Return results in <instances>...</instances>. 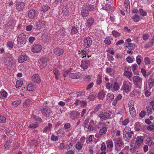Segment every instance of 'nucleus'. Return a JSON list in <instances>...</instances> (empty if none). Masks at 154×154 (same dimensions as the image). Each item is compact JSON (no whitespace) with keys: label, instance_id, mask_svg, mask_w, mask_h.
<instances>
[{"label":"nucleus","instance_id":"obj_1","mask_svg":"<svg viewBox=\"0 0 154 154\" xmlns=\"http://www.w3.org/2000/svg\"><path fill=\"white\" fill-rule=\"evenodd\" d=\"M89 122V119H86L84 121L82 125L84 127L85 130L87 132H91L95 130L96 122L93 119L90 120Z\"/></svg>","mask_w":154,"mask_h":154},{"label":"nucleus","instance_id":"obj_2","mask_svg":"<svg viewBox=\"0 0 154 154\" xmlns=\"http://www.w3.org/2000/svg\"><path fill=\"white\" fill-rule=\"evenodd\" d=\"M134 131H131V128L129 127H126L123 131V137L125 141L129 142V138L132 137V135L134 134Z\"/></svg>","mask_w":154,"mask_h":154},{"label":"nucleus","instance_id":"obj_3","mask_svg":"<svg viewBox=\"0 0 154 154\" xmlns=\"http://www.w3.org/2000/svg\"><path fill=\"white\" fill-rule=\"evenodd\" d=\"M115 149L117 151H120L124 146V144L122 139L119 137L113 139Z\"/></svg>","mask_w":154,"mask_h":154},{"label":"nucleus","instance_id":"obj_4","mask_svg":"<svg viewBox=\"0 0 154 154\" xmlns=\"http://www.w3.org/2000/svg\"><path fill=\"white\" fill-rule=\"evenodd\" d=\"M132 79L135 87L140 89L141 88L142 78L138 76H135L133 77Z\"/></svg>","mask_w":154,"mask_h":154},{"label":"nucleus","instance_id":"obj_5","mask_svg":"<svg viewBox=\"0 0 154 154\" xmlns=\"http://www.w3.org/2000/svg\"><path fill=\"white\" fill-rule=\"evenodd\" d=\"M14 63H15L12 57H7L5 58V64L8 69H10L11 67L13 66Z\"/></svg>","mask_w":154,"mask_h":154},{"label":"nucleus","instance_id":"obj_6","mask_svg":"<svg viewBox=\"0 0 154 154\" xmlns=\"http://www.w3.org/2000/svg\"><path fill=\"white\" fill-rule=\"evenodd\" d=\"M26 41V35L24 34H20L17 38V43L20 46H22L24 44Z\"/></svg>","mask_w":154,"mask_h":154},{"label":"nucleus","instance_id":"obj_7","mask_svg":"<svg viewBox=\"0 0 154 154\" xmlns=\"http://www.w3.org/2000/svg\"><path fill=\"white\" fill-rule=\"evenodd\" d=\"M49 61L48 58L44 57L40 59L38 63V65L39 67L42 69L45 67L47 65V62Z\"/></svg>","mask_w":154,"mask_h":154},{"label":"nucleus","instance_id":"obj_8","mask_svg":"<svg viewBox=\"0 0 154 154\" xmlns=\"http://www.w3.org/2000/svg\"><path fill=\"white\" fill-rule=\"evenodd\" d=\"M14 25L13 19L11 18L6 24L5 27L7 31H11L14 28Z\"/></svg>","mask_w":154,"mask_h":154},{"label":"nucleus","instance_id":"obj_9","mask_svg":"<svg viewBox=\"0 0 154 154\" xmlns=\"http://www.w3.org/2000/svg\"><path fill=\"white\" fill-rule=\"evenodd\" d=\"M98 117L102 121H105L109 118L111 115L107 112H100L98 114Z\"/></svg>","mask_w":154,"mask_h":154},{"label":"nucleus","instance_id":"obj_10","mask_svg":"<svg viewBox=\"0 0 154 154\" xmlns=\"http://www.w3.org/2000/svg\"><path fill=\"white\" fill-rule=\"evenodd\" d=\"M92 44V41L90 37L88 36L85 38L83 41V46L85 48H89Z\"/></svg>","mask_w":154,"mask_h":154},{"label":"nucleus","instance_id":"obj_11","mask_svg":"<svg viewBox=\"0 0 154 154\" xmlns=\"http://www.w3.org/2000/svg\"><path fill=\"white\" fill-rule=\"evenodd\" d=\"M85 139L84 137H82L80 139L79 141L76 143L75 147L77 149L80 150L82 149L85 142Z\"/></svg>","mask_w":154,"mask_h":154},{"label":"nucleus","instance_id":"obj_12","mask_svg":"<svg viewBox=\"0 0 154 154\" xmlns=\"http://www.w3.org/2000/svg\"><path fill=\"white\" fill-rule=\"evenodd\" d=\"M42 113L43 116L47 117L51 116L53 114L50 109L46 107L43 108L42 110Z\"/></svg>","mask_w":154,"mask_h":154},{"label":"nucleus","instance_id":"obj_13","mask_svg":"<svg viewBox=\"0 0 154 154\" xmlns=\"http://www.w3.org/2000/svg\"><path fill=\"white\" fill-rule=\"evenodd\" d=\"M134 138L136 139L135 144L138 146L141 145L143 143L144 138L141 136H137L135 135Z\"/></svg>","mask_w":154,"mask_h":154},{"label":"nucleus","instance_id":"obj_14","mask_svg":"<svg viewBox=\"0 0 154 154\" xmlns=\"http://www.w3.org/2000/svg\"><path fill=\"white\" fill-rule=\"evenodd\" d=\"M16 7L18 11H23L26 8L25 4L24 2H17L16 4Z\"/></svg>","mask_w":154,"mask_h":154},{"label":"nucleus","instance_id":"obj_15","mask_svg":"<svg viewBox=\"0 0 154 154\" xmlns=\"http://www.w3.org/2000/svg\"><path fill=\"white\" fill-rule=\"evenodd\" d=\"M42 47L39 45L35 44L33 45L32 47L31 51L34 53H38L42 50Z\"/></svg>","mask_w":154,"mask_h":154},{"label":"nucleus","instance_id":"obj_16","mask_svg":"<svg viewBox=\"0 0 154 154\" xmlns=\"http://www.w3.org/2000/svg\"><path fill=\"white\" fill-rule=\"evenodd\" d=\"M90 64V62L88 60H82L81 62L80 66L83 70H85L88 68Z\"/></svg>","mask_w":154,"mask_h":154},{"label":"nucleus","instance_id":"obj_17","mask_svg":"<svg viewBox=\"0 0 154 154\" xmlns=\"http://www.w3.org/2000/svg\"><path fill=\"white\" fill-rule=\"evenodd\" d=\"M69 114L70 117L71 119L74 120L78 117L79 115V113L76 111L73 110L70 112Z\"/></svg>","mask_w":154,"mask_h":154},{"label":"nucleus","instance_id":"obj_18","mask_svg":"<svg viewBox=\"0 0 154 154\" xmlns=\"http://www.w3.org/2000/svg\"><path fill=\"white\" fill-rule=\"evenodd\" d=\"M121 89L123 90L127 93L129 92L131 90L129 87V85L125 82H123L122 86Z\"/></svg>","mask_w":154,"mask_h":154},{"label":"nucleus","instance_id":"obj_19","mask_svg":"<svg viewBox=\"0 0 154 154\" xmlns=\"http://www.w3.org/2000/svg\"><path fill=\"white\" fill-rule=\"evenodd\" d=\"M74 104L76 105H80L81 106H85L87 105V102L85 100H81L79 99L76 100Z\"/></svg>","mask_w":154,"mask_h":154},{"label":"nucleus","instance_id":"obj_20","mask_svg":"<svg viewBox=\"0 0 154 154\" xmlns=\"http://www.w3.org/2000/svg\"><path fill=\"white\" fill-rule=\"evenodd\" d=\"M89 14V11L88 8L85 7H82L81 14L83 17H87Z\"/></svg>","mask_w":154,"mask_h":154},{"label":"nucleus","instance_id":"obj_21","mask_svg":"<svg viewBox=\"0 0 154 154\" xmlns=\"http://www.w3.org/2000/svg\"><path fill=\"white\" fill-rule=\"evenodd\" d=\"M63 50L61 48H56L53 50V52L56 55L60 56L63 53Z\"/></svg>","mask_w":154,"mask_h":154},{"label":"nucleus","instance_id":"obj_22","mask_svg":"<svg viewBox=\"0 0 154 154\" xmlns=\"http://www.w3.org/2000/svg\"><path fill=\"white\" fill-rule=\"evenodd\" d=\"M32 79L35 83H39L41 81V79L39 77L38 75L36 74L32 76Z\"/></svg>","mask_w":154,"mask_h":154},{"label":"nucleus","instance_id":"obj_23","mask_svg":"<svg viewBox=\"0 0 154 154\" xmlns=\"http://www.w3.org/2000/svg\"><path fill=\"white\" fill-rule=\"evenodd\" d=\"M36 12L33 9H32L30 10L28 14V16L30 19H33L35 16Z\"/></svg>","mask_w":154,"mask_h":154},{"label":"nucleus","instance_id":"obj_24","mask_svg":"<svg viewBox=\"0 0 154 154\" xmlns=\"http://www.w3.org/2000/svg\"><path fill=\"white\" fill-rule=\"evenodd\" d=\"M113 39V38L107 36L105 38L104 41V43L107 45H110L111 44V41Z\"/></svg>","mask_w":154,"mask_h":154},{"label":"nucleus","instance_id":"obj_25","mask_svg":"<svg viewBox=\"0 0 154 154\" xmlns=\"http://www.w3.org/2000/svg\"><path fill=\"white\" fill-rule=\"evenodd\" d=\"M94 22V19L92 17L90 18L87 20L86 22V26L89 28Z\"/></svg>","mask_w":154,"mask_h":154},{"label":"nucleus","instance_id":"obj_26","mask_svg":"<svg viewBox=\"0 0 154 154\" xmlns=\"http://www.w3.org/2000/svg\"><path fill=\"white\" fill-rule=\"evenodd\" d=\"M37 25L38 28L40 29L42 28L45 26V22L43 21H39L37 22Z\"/></svg>","mask_w":154,"mask_h":154},{"label":"nucleus","instance_id":"obj_27","mask_svg":"<svg viewBox=\"0 0 154 154\" xmlns=\"http://www.w3.org/2000/svg\"><path fill=\"white\" fill-rule=\"evenodd\" d=\"M107 131V129L105 127H102L99 132V134L102 136L104 134H105Z\"/></svg>","mask_w":154,"mask_h":154},{"label":"nucleus","instance_id":"obj_28","mask_svg":"<svg viewBox=\"0 0 154 154\" xmlns=\"http://www.w3.org/2000/svg\"><path fill=\"white\" fill-rule=\"evenodd\" d=\"M27 57L26 55H21L18 59V62L20 63H22L26 61L27 59Z\"/></svg>","mask_w":154,"mask_h":154},{"label":"nucleus","instance_id":"obj_29","mask_svg":"<svg viewBox=\"0 0 154 154\" xmlns=\"http://www.w3.org/2000/svg\"><path fill=\"white\" fill-rule=\"evenodd\" d=\"M106 71L107 73L109 74L112 76L114 75L115 72L114 69H112L110 67L107 68L106 69Z\"/></svg>","mask_w":154,"mask_h":154},{"label":"nucleus","instance_id":"obj_30","mask_svg":"<svg viewBox=\"0 0 154 154\" xmlns=\"http://www.w3.org/2000/svg\"><path fill=\"white\" fill-rule=\"evenodd\" d=\"M48 126H46L43 129V133H46L47 132L50 131L51 130L52 125L51 123H49L48 124Z\"/></svg>","mask_w":154,"mask_h":154},{"label":"nucleus","instance_id":"obj_31","mask_svg":"<svg viewBox=\"0 0 154 154\" xmlns=\"http://www.w3.org/2000/svg\"><path fill=\"white\" fill-rule=\"evenodd\" d=\"M125 5L127 11L130 12V2L129 0H125Z\"/></svg>","mask_w":154,"mask_h":154},{"label":"nucleus","instance_id":"obj_32","mask_svg":"<svg viewBox=\"0 0 154 154\" xmlns=\"http://www.w3.org/2000/svg\"><path fill=\"white\" fill-rule=\"evenodd\" d=\"M102 75L100 74L98 75L96 81V84L98 85H100L102 83Z\"/></svg>","mask_w":154,"mask_h":154},{"label":"nucleus","instance_id":"obj_33","mask_svg":"<svg viewBox=\"0 0 154 154\" xmlns=\"http://www.w3.org/2000/svg\"><path fill=\"white\" fill-rule=\"evenodd\" d=\"M26 88L27 90L29 91H33L34 90L35 87L32 84L30 83L28 85Z\"/></svg>","mask_w":154,"mask_h":154},{"label":"nucleus","instance_id":"obj_34","mask_svg":"<svg viewBox=\"0 0 154 154\" xmlns=\"http://www.w3.org/2000/svg\"><path fill=\"white\" fill-rule=\"evenodd\" d=\"M105 93L103 91H101L98 95V98L100 100H103L104 98Z\"/></svg>","mask_w":154,"mask_h":154},{"label":"nucleus","instance_id":"obj_35","mask_svg":"<svg viewBox=\"0 0 154 154\" xmlns=\"http://www.w3.org/2000/svg\"><path fill=\"white\" fill-rule=\"evenodd\" d=\"M53 72L55 75V79H58L60 77V73L57 69H55L53 70Z\"/></svg>","mask_w":154,"mask_h":154},{"label":"nucleus","instance_id":"obj_36","mask_svg":"<svg viewBox=\"0 0 154 154\" xmlns=\"http://www.w3.org/2000/svg\"><path fill=\"white\" fill-rule=\"evenodd\" d=\"M107 147L109 149L112 148L113 146V143L111 140L107 141L106 142Z\"/></svg>","mask_w":154,"mask_h":154},{"label":"nucleus","instance_id":"obj_37","mask_svg":"<svg viewBox=\"0 0 154 154\" xmlns=\"http://www.w3.org/2000/svg\"><path fill=\"white\" fill-rule=\"evenodd\" d=\"M114 96L113 94L112 93L108 94L107 96V99L109 102H111L114 99Z\"/></svg>","mask_w":154,"mask_h":154},{"label":"nucleus","instance_id":"obj_38","mask_svg":"<svg viewBox=\"0 0 154 154\" xmlns=\"http://www.w3.org/2000/svg\"><path fill=\"white\" fill-rule=\"evenodd\" d=\"M101 104H98L95 107L94 110L91 112V113L92 114L95 113L96 112H98L99 111V109L101 107Z\"/></svg>","mask_w":154,"mask_h":154},{"label":"nucleus","instance_id":"obj_39","mask_svg":"<svg viewBox=\"0 0 154 154\" xmlns=\"http://www.w3.org/2000/svg\"><path fill=\"white\" fill-rule=\"evenodd\" d=\"M141 124L140 122H136L135 124L134 129L135 130L137 131H139L140 130V128Z\"/></svg>","mask_w":154,"mask_h":154},{"label":"nucleus","instance_id":"obj_40","mask_svg":"<svg viewBox=\"0 0 154 154\" xmlns=\"http://www.w3.org/2000/svg\"><path fill=\"white\" fill-rule=\"evenodd\" d=\"M132 19L133 21L136 22L139 21L140 19V16L136 14H135L133 16Z\"/></svg>","mask_w":154,"mask_h":154},{"label":"nucleus","instance_id":"obj_41","mask_svg":"<svg viewBox=\"0 0 154 154\" xmlns=\"http://www.w3.org/2000/svg\"><path fill=\"white\" fill-rule=\"evenodd\" d=\"M102 9L107 11L112 10L110 5L108 4L105 5L104 6L103 5Z\"/></svg>","mask_w":154,"mask_h":154},{"label":"nucleus","instance_id":"obj_42","mask_svg":"<svg viewBox=\"0 0 154 154\" xmlns=\"http://www.w3.org/2000/svg\"><path fill=\"white\" fill-rule=\"evenodd\" d=\"M39 126V124L37 122H34L29 125L28 126L29 128L34 129L37 128Z\"/></svg>","mask_w":154,"mask_h":154},{"label":"nucleus","instance_id":"obj_43","mask_svg":"<svg viewBox=\"0 0 154 154\" xmlns=\"http://www.w3.org/2000/svg\"><path fill=\"white\" fill-rule=\"evenodd\" d=\"M97 97V94L94 93L93 94H91L88 97V98L90 100H93L95 99Z\"/></svg>","mask_w":154,"mask_h":154},{"label":"nucleus","instance_id":"obj_44","mask_svg":"<svg viewBox=\"0 0 154 154\" xmlns=\"http://www.w3.org/2000/svg\"><path fill=\"white\" fill-rule=\"evenodd\" d=\"M124 74L125 75L128 76L130 80L132 81L131 78L132 75L131 72H130L129 71H125Z\"/></svg>","mask_w":154,"mask_h":154},{"label":"nucleus","instance_id":"obj_45","mask_svg":"<svg viewBox=\"0 0 154 154\" xmlns=\"http://www.w3.org/2000/svg\"><path fill=\"white\" fill-rule=\"evenodd\" d=\"M112 34L115 38H116L121 36V33L115 30L112 31Z\"/></svg>","mask_w":154,"mask_h":154},{"label":"nucleus","instance_id":"obj_46","mask_svg":"<svg viewBox=\"0 0 154 154\" xmlns=\"http://www.w3.org/2000/svg\"><path fill=\"white\" fill-rule=\"evenodd\" d=\"M71 78L73 79H77L79 78L78 74L77 73H71L70 74Z\"/></svg>","mask_w":154,"mask_h":154},{"label":"nucleus","instance_id":"obj_47","mask_svg":"<svg viewBox=\"0 0 154 154\" xmlns=\"http://www.w3.org/2000/svg\"><path fill=\"white\" fill-rule=\"evenodd\" d=\"M129 109L130 113L132 116H135L136 114L134 107H132V108Z\"/></svg>","mask_w":154,"mask_h":154},{"label":"nucleus","instance_id":"obj_48","mask_svg":"<svg viewBox=\"0 0 154 154\" xmlns=\"http://www.w3.org/2000/svg\"><path fill=\"white\" fill-rule=\"evenodd\" d=\"M113 88L115 91L118 90L119 88V87L118 84L116 82H115L113 87Z\"/></svg>","mask_w":154,"mask_h":154},{"label":"nucleus","instance_id":"obj_49","mask_svg":"<svg viewBox=\"0 0 154 154\" xmlns=\"http://www.w3.org/2000/svg\"><path fill=\"white\" fill-rule=\"evenodd\" d=\"M23 84V82L20 81H17L16 83V87L17 88H19L21 87Z\"/></svg>","mask_w":154,"mask_h":154},{"label":"nucleus","instance_id":"obj_50","mask_svg":"<svg viewBox=\"0 0 154 154\" xmlns=\"http://www.w3.org/2000/svg\"><path fill=\"white\" fill-rule=\"evenodd\" d=\"M146 112L148 115L151 114L152 113V108L148 106L146 107Z\"/></svg>","mask_w":154,"mask_h":154},{"label":"nucleus","instance_id":"obj_51","mask_svg":"<svg viewBox=\"0 0 154 154\" xmlns=\"http://www.w3.org/2000/svg\"><path fill=\"white\" fill-rule=\"evenodd\" d=\"M94 137L93 135H89L87 138L86 143H89L92 142V137Z\"/></svg>","mask_w":154,"mask_h":154},{"label":"nucleus","instance_id":"obj_52","mask_svg":"<svg viewBox=\"0 0 154 154\" xmlns=\"http://www.w3.org/2000/svg\"><path fill=\"white\" fill-rule=\"evenodd\" d=\"M78 30V29L77 28L73 26L71 30V33L73 34H76Z\"/></svg>","mask_w":154,"mask_h":154},{"label":"nucleus","instance_id":"obj_53","mask_svg":"<svg viewBox=\"0 0 154 154\" xmlns=\"http://www.w3.org/2000/svg\"><path fill=\"white\" fill-rule=\"evenodd\" d=\"M71 127V125L70 123H67L64 124L63 128L65 130L69 129Z\"/></svg>","mask_w":154,"mask_h":154},{"label":"nucleus","instance_id":"obj_54","mask_svg":"<svg viewBox=\"0 0 154 154\" xmlns=\"http://www.w3.org/2000/svg\"><path fill=\"white\" fill-rule=\"evenodd\" d=\"M12 142V140L11 139H9V140L7 141L6 143L4 145V147L6 149L7 147Z\"/></svg>","mask_w":154,"mask_h":154},{"label":"nucleus","instance_id":"obj_55","mask_svg":"<svg viewBox=\"0 0 154 154\" xmlns=\"http://www.w3.org/2000/svg\"><path fill=\"white\" fill-rule=\"evenodd\" d=\"M0 94H1L3 98H6L8 95L7 93L5 91H3L2 92H0Z\"/></svg>","mask_w":154,"mask_h":154},{"label":"nucleus","instance_id":"obj_56","mask_svg":"<svg viewBox=\"0 0 154 154\" xmlns=\"http://www.w3.org/2000/svg\"><path fill=\"white\" fill-rule=\"evenodd\" d=\"M51 140L53 141H58L59 140L58 137V136H55L53 134L51 138Z\"/></svg>","mask_w":154,"mask_h":154},{"label":"nucleus","instance_id":"obj_57","mask_svg":"<svg viewBox=\"0 0 154 154\" xmlns=\"http://www.w3.org/2000/svg\"><path fill=\"white\" fill-rule=\"evenodd\" d=\"M139 12L140 15L142 16H145L147 14L142 9H139Z\"/></svg>","mask_w":154,"mask_h":154},{"label":"nucleus","instance_id":"obj_58","mask_svg":"<svg viewBox=\"0 0 154 154\" xmlns=\"http://www.w3.org/2000/svg\"><path fill=\"white\" fill-rule=\"evenodd\" d=\"M50 8L48 5H44L42 7V11L44 12L48 10Z\"/></svg>","mask_w":154,"mask_h":154},{"label":"nucleus","instance_id":"obj_59","mask_svg":"<svg viewBox=\"0 0 154 154\" xmlns=\"http://www.w3.org/2000/svg\"><path fill=\"white\" fill-rule=\"evenodd\" d=\"M146 114V112L145 111H142L139 114V116L140 117L143 118Z\"/></svg>","mask_w":154,"mask_h":154},{"label":"nucleus","instance_id":"obj_60","mask_svg":"<svg viewBox=\"0 0 154 154\" xmlns=\"http://www.w3.org/2000/svg\"><path fill=\"white\" fill-rule=\"evenodd\" d=\"M146 143L149 146H151L152 144V140L150 138H148L146 140Z\"/></svg>","mask_w":154,"mask_h":154},{"label":"nucleus","instance_id":"obj_61","mask_svg":"<svg viewBox=\"0 0 154 154\" xmlns=\"http://www.w3.org/2000/svg\"><path fill=\"white\" fill-rule=\"evenodd\" d=\"M153 44V42H151L148 43L146 44L145 45V48H149L152 46Z\"/></svg>","mask_w":154,"mask_h":154},{"label":"nucleus","instance_id":"obj_62","mask_svg":"<svg viewBox=\"0 0 154 154\" xmlns=\"http://www.w3.org/2000/svg\"><path fill=\"white\" fill-rule=\"evenodd\" d=\"M145 64H149L150 63V60L149 57H146L144 58Z\"/></svg>","mask_w":154,"mask_h":154},{"label":"nucleus","instance_id":"obj_63","mask_svg":"<svg viewBox=\"0 0 154 154\" xmlns=\"http://www.w3.org/2000/svg\"><path fill=\"white\" fill-rule=\"evenodd\" d=\"M106 149V147L104 143H103L101 144V150L102 151L103 150H105Z\"/></svg>","mask_w":154,"mask_h":154},{"label":"nucleus","instance_id":"obj_64","mask_svg":"<svg viewBox=\"0 0 154 154\" xmlns=\"http://www.w3.org/2000/svg\"><path fill=\"white\" fill-rule=\"evenodd\" d=\"M6 121V118L4 116H0V122H5Z\"/></svg>","mask_w":154,"mask_h":154}]
</instances>
